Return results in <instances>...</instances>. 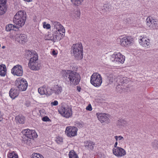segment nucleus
<instances>
[{
    "label": "nucleus",
    "instance_id": "1",
    "mask_svg": "<svg viewBox=\"0 0 158 158\" xmlns=\"http://www.w3.org/2000/svg\"><path fill=\"white\" fill-rule=\"evenodd\" d=\"M51 22L52 27V34L46 35L44 38L46 40H51L53 42L59 41L64 36L65 29L59 22L53 20Z\"/></svg>",
    "mask_w": 158,
    "mask_h": 158
},
{
    "label": "nucleus",
    "instance_id": "2",
    "mask_svg": "<svg viewBox=\"0 0 158 158\" xmlns=\"http://www.w3.org/2000/svg\"><path fill=\"white\" fill-rule=\"evenodd\" d=\"M62 76L65 82L70 85H78L81 79L80 75L78 73L71 70H63Z\"/></svg>",
    "mask_w": 158,
    "mask_h": 158
},
{
    "label": "nucleus",
    "instance_id": "3",
    "mask_svg": "<svg viewBox=\"0 0 158 158\" xmlns=\"http://www.w3.org/2000/svg\"><path fill=\"white\" fill-rule=\"evenodd\" d=\"M25 56L27 59L30 58L28 63L29 68L33 70H38L39 69L38 62V55L36 52L33 50H27L26 52Z\"/></svg>",
    "mask_w": 158,
    "mask_h": 158
},
{
    "label": "nucleus",
    "instance_id": "4",
    "mask_svg": "<svg viewBox=\"0 0 158 158\" xmlns=\"http://www.w3.org/2000/svg\"><path fill=\"white\" fill-rule=\"evenodd\" d=\"M26 19V13L24 10L18 11L13 18V22L17 28H19L24 26Z\"/></svg>",
    "mask_w": 158,
    "mask_h": 158
},
{
    "label": "nucleus",
    "instance_id": "5",
    "mask_svg": "<svg viewBox=\"0 0 158 158\" xmlns=\"http://www.w3.org/2000/svg\"><path fill=\"white\" fill-rule=\"evenodd\" d=\"M71 50L72 53L76 59H81L82 58L83 47L81 43L73 44Z\"/></svg>",
    "mask_w": 158,
    "mask_h": 158
},
{
    "label": "nucleus",
    "instance_id": "6",
    "mask_svg": "<svg viewBox=\"0 0 158 158\" xmlns=\"http://www.w3.org/2000/svg\"><path fill=\"white\" fill-rule=\"evenodd\" d=\"M134 39L131 36H121L117 39V42L122 47H128L131 45Z\"/></svg>",
    "mask_w": 158,
    "mask_h": 158
},
{
    "label": "nucleus",
    "instance_id": "7",
    "mask_svg": "<svg viewBox=\"0 0 158 158\" xmlns=\"http://www.w3.org/2000/svg\"><path fill=\"white\" fill-rule=\"evenodd\" d=\"M9 37L11 39L20 44H24L27 41L26 35L24 34H19L16 31H14L11 33Z\"/></svg>",
    "mask_w": 158,
    "mask_h": 158
},
{
    "label": "nucleus",
    "instance_id": "8",
    "mask_svg": "<svg viewBox=\"0 0 158 158\" xmlns=\"http://www.w3.org/2000/svg\"><path fill=\"white\" fill-rule=\"evenodd\" d=\"M90 81L94 86L99 87L102 83V78L101 75L97 73H94L91 76Z\"/></svg>",
    "mask_w": 158,
    "mask_h": 158
},
{
    "label": "nucleus",
    "instance_id": "9",
    "mask_svg": "<svg viewBox=\"0 0 158 158\" xmlns=\"http://www.w3.org/2000/svg\"><path fill=\"white\" fill-rule=\"evenodd\" d=\"M146 24L147 27L150 30H154L158 28L157 20L151 16L147 18Z\"/></svg>",
    "mask_w": 158,
    "mask_h": 158
},
{
    "label": "nucleus",
    "instance_id": "10",
    "mask_svg": "<svg viewBox=\"0 0 158 158\" xmlns=\"http://www.w3.org/2000/svg\"><path fill=\"white\" fill-rule=\"evenodd\" d=\"M15 85L18 90L25 91L27 88L28 83L25 79L20 77L15 81Z\"/></svg>",
    "mask_w": 158,
    "mask_h": 158
},
{
    "label": "nucleus",
    "instance_id": "11",
    "mask_svg": "<svg viewBox=\"0 0 158 158\" xmlns=\"http://www.w3.org/2000/svg\"><path fill=\"white\" fill-rule=\"evenodd\" d=\"M138 40L139 44L143 47L148 48L151 45L150 39L146 35H142L139 36Z\"/></svg>",
    "mask_w": 158,
    "mask_h": 158
},
{
    "label": "nucleus",
    "instance_id": "12",
    "mask_svg": "<svg viewBox=\"0 0 158 158\" xmlns=\"http://www.w3.org/2000/svg\"><path fill=\"white\" fill-rule=\"evenodd\" d=\"M125 56L119 52H115L111 55V60L118 64H123L125 60Z\"/></svg>",
    "mask_w": 158,
    "mask_h": 158
},
{
    "label": "nucleus",
    "instance_id": "13",
    "mask_svg": "<svg viewBox=\"0 0 158 158\" xmlns=\"http://www.w3.org/2000/svg\"><path fill=\"white\" fill-rule=\"evenodd\" d=\"M77 131L78 129L76 127L69 126L66 127L65 132L68 137L73 138L77 135Z\"/></svg>",
    "mask_w": 158,
    "mask_h": 158
},
{
    "label": "nucleus",
    "instance_id": "14",
    "mask_svg": "<svg viewBox=\"0 0 158 158\" xmlns=\"http://www.w3.org/2000/svg\"><path fill=\"white\" fill-rule=\"evenodd\" d=\"M59 112L63 117L66 118L70 117L72 115V109L68 106H62Z\"/></svg>",
    "mask_w": 158,
    "mask_h": 158
},
{
    "label": "nucleus",
    "instance_id": "15",
    "mask_svg": "<svg viewBox=\"0 0 158 158\" xmlns=\"http://www.w3.org/2000/svg\"><path fill=\"white\" fill-rule=\"evenodd\" d=\"M38 92L40 95H45L47 96H49L52 94V89L46 85H44L39 88Z\"/></svg>",
    "mask_w": 158,
    "mask_h": 158
},
{
    "label": "nucleus",
    "instance_id": "16",
    "mask_svg": "<svg viewBox=\"0 0 158 158\" xmlns=\"http://www.w3.org/2000/svg\"><path fill=\"white\" fill-rule=\"evenodd\" d=\"M11 73L14 76H22L23 73L22 66L19 64L14 66L11 69Z\"/></svg>",
    "mask_w": 158,
    "mask_h": 158
},
{
    "label": "nucleus",
    "instance_id": "17",
    "mask_svg": "<svg viewBox=\"0 0 158 158\" xmlns=\"http://www.w3.org/2000/svg\"><path fill=\"white\" fill-rule=\"evenodd\" d=\"M113 154L118 158H121L125 156L127 152L126 151L121 147L112 149Z\"/></svg>",
    "mask_w": 158,
    "mask_h": 158
},
{
    "label": "nucleus",
    "instance_id": "18",
    "mask_svg": "<svg viewBox=\"0 0 158 158\" xmlns=\"http://www.w3.org/2000/svg\"><path fill=\"white\" fill-rule=\"evenodd\" d=\"M23 134L28 138L33 139L36 138L37 135L36 132L34 130H30L29 129H26L22 131Z\"/></svg>",
    "mask_w": 158,
    "mask_h": 158
},
{
    "label": "nucleus",
    "instance_id": "19",
    "mask_svg": "<svg viewBox=\"0 0 158 158\" xmlns=\"http://www.w3.org/2000/svg\"><path fill=\"white\" fill-rule=\"evenodd\" d=\"M96 115L98 119L101 123H108L109 122V115L105 113H97Z\"/></svg>",
    "mask_w": 158,
    "mask_h": 158
},
{
    "label": "nucleus",
    "instance_id": "20",
    "mask_svg": "<svg viewBox=\"0 0 158 158\" xmlns=\"http://www.w3.org/2000/svg\"><path fill=\"white\" fill-rule=\"evenodd\" d=\"M116 124L119 128H123L128 126V123L126 119L121 118L117 121Z\"/></svg>",
    "mask_w": 158,
    "mask_h": 158
},
{
    "label": "nucleus",
    "instance_id": "21",
    "mask_svg": "<svg viewBox=\"0 0 158 158\" xmlns=\"http://www.w3.org/2000/svg\"><path fill=\"white\" fill-rule=\"evenodd\" d=\"M52 89V93H54L56 95L60 94L62 91V88L60 85H55Z\"/></svg>",
    "mask_w": 158,
    "mask_h": 158
},
{
    "label": "nucleus",
    "instance_id": "22",
    "mask_svg": "<svg viewBox=\"0 0 158 158\" xmlns=\"http://www.w3.org/2000/svg\"><path fill=\"white\" fill-rule=\"evenodd\" d=\"M6 0H0V15L4 14L6 11V7L4 5Z\"/></svg>",
    "mask_w": 158,
    "mask_h": 158
},
{
    "label": "nucleus",
    "instance_id": "23",
    "mask_svg": "<svg viewBox=\"0 0 158 158\" xmlns=\"http://www.w3.org/2000/svg\"><path fill=\"white\" fill-rule=\"evenodd\" d=\"M19 94V92L16 89L12 88L9 91V95L12 99H14L17 97Z\"/></svg>",
    "mask_w": 158,
    "mask_h": 158
},
{
    "label": "nucleus",
    "instance_id": "24",
    "mask_svg": "<svg viewBox=\"0 0 158 158\" xmlns=\"http://www.w3.org/2000/svg\"><path fill=\"white\" fill-rule=\"evenodd\" d=\"M84 145L86 149L91 150L93 148L94 143L90 140L86 141L84 142Z\"/></svg>",
    "mask_w": 158,
    "mask_h": 158
},
{
    "label": "nucleus",
    "instance_id": "25",
    "mask_svg": "<svg viewBox=\"0 0 158 158\" xmlns=\"http://www.w3.org/2000/svg\"><path fill=\"white\" fill-rule=\"evenodd\" d=\"M7 69L5 64L0 65V76L2 77L5 76L6 73Z\"/></svg>",
    "mask_w": 158,
    "mask_h": 158
},
{
    "label": "nucleus",
    "instance_id": "26",
    "mask_svg": "<svg viewBox=\"0 0 158 158\" xmlns=\"http://www.w3.org/2000/svg\"><path fill=\"white\" fill-rule=\"evenodd\" d=\"M16 121L19 123L23 124L24 123L25 118L21 115H19L15 117Z\"/></svg>",
    "mask_w": 158,
    "mask_h": 158
},
{
    "label": "nucleus",
    "instance_id": "27",
    "mask_svg": "<svg viewBox=\"0 0 158 158\" xmlns=\"http://www.w3.org/2000/svg\"><path fill=\"white\" fill-rule=\"evenodd\" d=\"M7 157L8 158H18V154L15 151H11L8 152Z\"/></svg>",
    "mask_w": 158,
    "mask_h": 158
},
{
    "label": "nucleus",
    "instance_id": "28",
    "mask_svg": "<svg viewBox=\"0 0 158 158\" xmlns=\"http://www.w3.org/2000/svg\"><path fill=\"white\" fill-rule=\"evenodd\" d=\"M69 158H79L77 154L73 150H71L69 152Z\"/></svg>",
    "mask_w": 158,
    "mask_h": 158
},
{
    "label": "nucleus",
    "instance_id": "29",
    "mask_svg": "<svg viewBox=\"0 0 158 158\" xmlns=\"http://www.w3.org/2000/svg\"><path fill=\"white\" fill-rule=\"evenodd\" d=\"M14 28H17L16 26L12 24H9L6 26V30L7 31H9L11 30H13Z\"/></svg>",
    "mask_w": 158,
    "mask_h": 158
},
{
    "label": "nucleus",
    "instance_id": "30",
    "mask_svg": "<svg viewBox=\"0 0 158 158\" xmlns=\"http://www.w3.org/2000/svg\"><path fill=\"white\" fill-rule=\"evenodd\" d=\"M151 146L155 149H158V138L154 140L151 143Z\"/></svg>",
    "mask_w": 158,
    "mask_h": 158
},
{
    "label": "nucleus",
    "instance_id": "31",
    "mask_svg": "<svg viewBox=\"0 0 158 158\" xmlns=\"http://www.w3.org/2000/svg\"><path fill=\"white\" fill-rule=\"evenodd\" d=\"M84 0H71V2L74 5L79 6L82 4Z\"/></svg>",
    "mask_w": 158,
    "mask_h": 158
},
{
    "label": "nucleus",
    "instance_id": "32",
    "mask_svg": "<svg viewBox=\"0 0 158 158\" xmlns=\"http://www.w3.org/2000/svg\"><path fill=\"white\" fill-rule=\"evenodd\" d=\"M114 138L116 141H118V143H120L122 142L123 141L124 139V138L121 135H115Z\"/></svg>",
    "mask_w": 158,
    "mask_h": 158
},
{
    "label": "nucleus",
    "instance_id": "33",
    "mask_svg": "<svg viewBox=\"0 0 158 158\" xmlns=\"http://www.w3.org/2000/svg\"><path fill=\"white\" fill-rule=\"evenodd\" d=\"M31 158H44V157L42 155L39 153H34L31 155Z\"/></svg>",
    "mask_w": 158,
    "mask_h": 158
},
{
    "label": "nucleus",
    "instance_id": "34",
    "mask_svg": "<svg viewBox=\"0 0 158 158\" xmlns=\"http://www.w3.org/2000/svg\"><path fill=\"white\" fill-rule=\"evenodd\" d=\"M43 27L44 28L47 30H49L50 29L51 27L49 23H47L46 22H44L43 23Z\"/></svg>",
    "mask_w": 158,
    "mask_h": 158
},
{
    "label": "nucleus",
    "instance_id": "35",
    "mask_svg": "<svg viewBox=\"0 0 158 158\" xmlns=\"http://www.w3.org/2000/svg\"><path fill=\"white\" fill-rule=\"evenodd\" d=\"M80 15V11L77 10L74 11L73 16L75 18H78L79 17Z\"/></svg>",
    "mask_w": 158,
    "mask_h": 158
},
{
    "label": "nucleus",
    "instance_id": "36",
    "mask_svg": "<svg viewBox=\"0 0 158 158\" xmlns=\"http://www.w3.org/2000/svg\"><path fill=\"white\" fill-rule=\"evenodd\" d=\"M130 80V79L127 77H123L121 80V82L123 84L127 83Z\"/></svg>",
    "mask_w": 158,
    "mask_h": 158
},
{
    "label": "nucleus",
    "instance_id": "37",
    "mask_svg": "<svg viewBox=\"0 0 158 158\" xmlns=\"http://www.w3.org/2000/svg\"><path fill=\"white\" fill-rule=\"evenodd\" d=\"M56 140L58 143H60L63 142V139L62 137H58L56 138Z\"/></svg>",
    "mask_w": 158,
    "mask_h": 158
},
{
    "label": "nucleus",
    "instance_id": "38",
    "mask_svg": "<svg viewBox=\"0 0 158 158\" xmlns=\"http://www.w3.org/2000/svg\"><path fill=\"white\" fill-rule=\"evenodd\" d=\"M58 104V102L57 100H55L53 102H52L51 103V106H57Z\"/></svg>",
    "mask_w": 158,
    "mask_h": 158
},
{
    "label": "nucleus",
    "instance_id": "39",
    "mask_svg": "<svg viewBox=\"0 0 158 158\" xmlns=\"http://www.w3.org/2000/svg\"><path fill=\"white\" fill-rule=\"evenodd\" d=\"M86 109L87 110H88L89 111H91L92 110V107L91 105L90 104H89L86 107Z\"/></svg>",
    "mask_w": 158,
    "mask_h": 158
},
{
    "label": "nucleus",
    "instance_id": "40",
    "mask_svg": "<svg viewBox=\"0 0 158 158\" xmlns=\"http://www.w3.org/2000/svg\"><path fill=\"white\" fill-rule=\"evenodd\" d=\"M108 5L106 4H104L103 6V10H105L106 11H107L108 10Z\"/></svg>",
    "mask_w": 158,
    "mask_h": 158
},
{
    "label": "nucleus",
    "instance_id": "41",
    "mask_svg": "<svg viewBox=\"0 0 158 158\" xmlns=\"http://www.w3.org/2000/svg\"><path fill=\"white\" fill-rule=\"evenodd\" d=\"M42 120L43 121L46 122L50 120V119L47 116H45L43 118Z\"/></svg>",
    "mask_w": 158,
    "mask_h": 158
},
{
    "label": "nucleus",
    "instance_id": "42",
    "mask_svg": "<svg viewBox=\"0 0 158 158\" xmlns=\"http://www.w3.org/2000/svg\"><path fill=\"white\" fill-rule=\"evenodd\" d=\"M116 141V142L114 144V148H113V149H115V148H117L119 147H118L117 146L118 144V141Z\"/></svg>",
    "mask_w": 158,
    "mask_h": 158
},
{
    "label": "nucleus",
    "instance_id": "43",
    "mask_svg": "<svg viewBox=\"0 0 158 158\" xmlns=\"http://www.w3.org/2000/svg\"><path fill=\"white\" fill-rule=\"evenodd\" d=\"M123 88V86L122 85H118L116 87V89L117 90H118V92H121V91L120 90H119L118 89L119 88Z\"/></svg>",
    "mask_w": 158,
    "mask_h": 158
},
{
    "label": "nucleus",
    "instance_id": "44",
    "mask_svg": "<svg viewBox=\"0 0 158 158\" xmlns=\"http://www.w3.org/2000/svg\"><path fill=\"white\" fill-rule=\"evenodd\" d=\"M57 52L56 50H53L52 51V53L51 54L52 55L54 56V55H57Z\"/></svg>",
    "mask_w": 158,
    "mask_h": 158
},
{
    "label": "nucleus",
    "instance_id": "45",
    "mask_svg": "<svg viewBox=\"0 0 158 158\" xmlns=\"http://www.w3.org/2000/svg\"><path fill=\"white\" fill-rule=\"evenodd\" d=\"M3 115L1 114V111H0V121L2 122L3 120Z\"/></svg>",
    "mask_w": 158,
    "mask_h": 158
},
{
    "label": "nucleus",
    "instance_id": "46",
    "mask_svg": "<svg viewBox=\"0 0 158 158\" xmlns=\"http://www.w3.org/2000/svg\"><path fill=\"white\" fill-rule=\"evenodd\" d=\"M81 88L79 86H77V90L79 91L80 92L81 91Z\"/></svg>",
    "mask_w": 158,
    "mask_h": 158
},
{
    "label": "nucleus",
    "instance_id": "47",
    "mask_svg": "<svg viewBox=\"0 0 158 158\" xmlns=\"http://www.w3.org/2000/svg\"><path fill=\"white\" fill-rule=\"evenodd\" d=\"M44 112V110H39V112L40 113V115H41V112Z\"/></svg>",
    "mask_w": 158,
    "mask_h": 158
},
{
    "label": "nucleus",
    "instance_id": "48",
    "mask_svg": "<svg viewBox=\"0 0 158 158\" xmlns=\"http://www.w3.org/2000/svg\"><path fill=\"white\" fill-rule=\"evenodd\" d=\"M0 82H1V83H3V85H5V84H4V82H5V81H4L3 80H1L0 81Z\"/></svg>",
    "mask_w": 158,
    "mask_h": 158
},
{
    "label": "nucleus",
    "instance_id": "49",
    "mask_svg": "<svg viewBox=\"0 0 158 158\" xmlns=\"http://www.w3.org/2000/svg\"><path fill=\"white\" fill-rule=\"evenodd\" d=\"M6 48V47L5 46H3L2 47V49H4Z\"/></svg>",
    "mask_w": 158,
    "mask_h": 158
}]
</instances>
